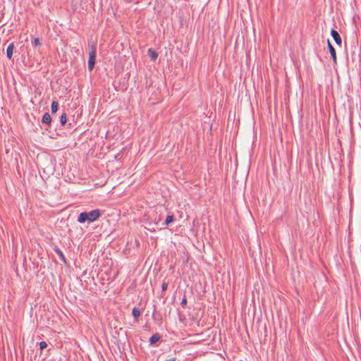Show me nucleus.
Returning a JSON list of instances; mask_svg holds the SVG:
<instances>
[{
	"instance_id": "nucleus-1",
	"label": "nucleus",
	"mask_w": 361,
	"mask_h": 361,
	"mask_svg": "<svg viewBox=\"0 0 361 361\" xmlns=\"http://www.w3.org/2000/svg\"><path fill=\"white\" fill-rule=\"evenodd\" d=\"M101 215L102 212L99 209H96L88 212H81L78 216V221L80 224L85 223L87 221L89 222H93L98 219Z\"/></svg>"
},
{
	"instance_id": "nucleus-2",
	"label": "nucleus",
	"mask_w": 361,
	"mask_h": 361,
	"mask_svg": "<svg viewBox=\"0 0 361 361\" xmlns=\"http://www.w3.org/2000/svg\"><path fill=\"white\" fill-rule=\"evenodd\" d=\"M89 47L90 48V51L89 52V60H88V69L90 71H92L95 65V58H96V45L94 44H89Z\"/></svg>"
},
{
	"instance_id": "nucleus-3",
	"label": "nucleus",
	"mask_w": 361,
	"mask_h": 361,
	"mask_svg": "<svg viewBox=\"0 0 361 361\" xmlns=\"http://www.w3.org/2000/svg\"><path fill=\"white\" fill-rule=\"evenodd\" d=\"M331 35L334 38L335 42L338 45L341 46V44H342V39H341V37L339 33L336 30H335L334 29H332L331 30Z\"/></svg>"
},
{
	"instance_id": "nucleus-4",
	"label": "nucleus",
	"mask_w": 361,
	"mask_h": 361,
	"mask_svg": "<svg viewBox=\"0 0 361 361\" xmlns=\"http://www.w3.org/2000/svg\"><path fill=\"white\" fill-rule=\"evenodd\" d=\"M327 42H328V48H329V52L331 54V57H332V59L334 60V62L335 63H336V50H335L334 47L331 44V42H329V39H328Z\"/></svg>"
},
{
	"instance_id": "nucleus-5",
	"label": "nucleus",
	"mask_w": 361,
	"mask_h": 361,
	"mask_svg": "<svg viewBox=\"0 0 361 361\" xmlns=\"http://www.w3.org/2000/svg\"><path fill=\"white\" fill-rule=\"evenodd\" d=\"M42 122L44 124L49 125V126L51 124V117L48 112L45 113L43 115L42 118Z\"/></svg>"
},
{
	"instance_id": "nucleus-6",
	"label": "nucleus",
	"mask_w": 361,
	"mask_h": 361,
	"mask_svg": "<svg viewBox=\"0 0 361 361\" xmlns=\"http://www.w3.org/2000/svg\"><path fill=\"white\" fill-rule=\"evenodd\" d=\"M160 338H161L160 335H159V334H157H157H153V335L150 337V338H149V343H150L151 345H154V344H155L157 342H158V341L160 340Z\"/></svg>"
},
{
	"instance_id": "nucleus-7",
	"label": "nucleus",
	"mask_w": 361,
	"mask_h": 361,
	"mask_svg": "<svg viewBox=\"0 0 361 361\" xmlns=\"http://www.w3.org/2000/svg\"><path fill=\"white\" fill-rule=\"evenodd\" d=\"M13 49H14V44L13 43H11L8 47H7V49H6V56L8 57V59H11L12 58V56H13Z\"/></svg>"
},
{
	"instance_id": "nucleus-8",
	"label": "nucleus",
	"mask_w": 361,
	"mask_h": 361,
	"mask_svg": "<svg viewBox=\"0 0 361 361\" xmlns=\"http://www.w3.org/2000/svg\"><path fill=\"white\" fill-rule=\"evenodd\" d=\"M147 54L152 61H155L158 57V54L152 49H149Z\"/></svg>"
},
{
	"instance_id": "nucleus-9",
	"label": "nucleus",
	"mask_w": 361,
	"mask_h": 361,
	"mask_svg": "<svg viewBox=\"0 0 361 361\" xmlns=\"http://www.w3.org/2000/svg\"><path fill=\"white\" fill-rule=\"evenodd\" d=\"M59 107V104L56 101H53L51 105V111L52 114L56 113Z\"/></svg>"
},
{
	"instance_id": "nucleus-10",
	"label": "nucleus",
	"mask_w": 361,
	"mask_h": 361,
	"mask_svg": "<svg viewBox=\"0 0 361 361\" xmlns=\"http://www.w3.org/2000/svg\"><path fill=\"white\" fill-rule=\"evenodd\" d=\"M54 251L59 256V257L61 260H63V262H66V257H65L63 253L62 252V251L59 248H55Z\"/></svg>"
},
{
	"instance_id": "nucleus-11",
	"label": "nucleus",
	"mask_w": 361,
	"mask_h": 361,
	"mask_svg": "<svg viewBox=\"0 0 361 361\" xmlns=\"http://www.w3.org/2000/svg\"><path fill=\"white\" fill-rule=\"evenodd\" d=\"M133 316L137 319L140 315V310L137 307H134L132 311Z\"/></svg>"
},
{
	"instance_id": "nucleus-12",
	"label": "nucleus",
	"mask_w": 361,
	"mask_h": 361,
	"mask_svg": "<svg viewBox=\"0 0 361 361\" xmlns=\"http://www.w3.org/2000/svg\"><path fill=\"white\" fill-rule=\"evenodd\" d=\"M67 122V116L66 113H63L60 117V123L61 126H64Z\"/></svg>"
},
{
	"instance_id": "nucleus-13",
	"label": "nucleus",
	"mask_w": 361,
	"mask_h": 361,
	"mask_svg": "<svg viewBox=\"0 0 361 361\" xmlns=\"http://www.w3.org/2000/svg\"><path fill=\"white\" fill-rule=\"evenodd\" d=\"M173 215H168L166 218L164 225L168 226L170 223L173 221Z\"/></svg>"
},
{
	"instance_id": "nucleus-14",
	"label": "nucleus",
	"mask_w": 361,
	"mask_h": 361,
	"mask_svg": "<svg viewBox=\"0 0 361 361\" xmlns=\"http://www.w3.org/2000/svg\"><path fill=\"white\" fill-rule=\"evenodd\" d=\"M32 44L34 47H37L41 44L39 39V38H35L33 41L32 42Z\"/></svg>"
},
{
	"instance_id": "nucleus-15",
	"label": "nucleus",
	"mask_w": 361,
	"mask_h": 361,
	"mask_svg": "<svg viewBox=\"0 0 361 361\" xmlns=\"http://www.w3.org/2000/svg\"><path fill=\"white\" fill-rule=\"evenodd\" d=\"M186 305H187V299H186V297H185V296H184V297H183V300H182V301H181V302H180V305H181L183 308H185V306H186Z\"/></svg>"
},
{
	"instance_id": "nucleus-16",
	"label": "nucleus",
	"mask_w": 361,
	"mask_h": 361,
	"mask_svg": "<svg viewBox=\"0 0 361 361\" xmlns=\"http://www.w3.org/2000/svg\"><path fill=\"white\" fill-rule=\"evenodd\" d=\"M47 347V343L45 341H41L39 343V348H40L41 350H43V349H44Z\"/></svg>"
},
{
	"instance_id": "nucleus-17",
	"label": "nucleus",
	"mask_w": 361,
	"mask_h": 361,
	"mask_svg": "<svg viewBox=\"0 0 361 361\" xmlns=\"http://www.w3.org/2000/svg\"><path fill=\"white\" fill-rule=\"evenodd\" d=\"M168 288V283L164 282L161 286L162 291H166Z\"/></svg>"
}]
</instances>
